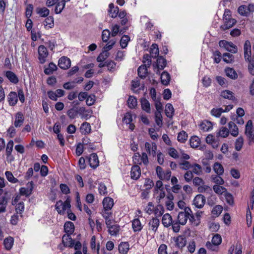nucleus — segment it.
Returning <instances> with one entry per match:
<instances>
[{
	"label": "nucleus",
	"instance_id": "nucleus-1",
	"mask_svg": "<svg viewBox=\"0 0 254 254\" xmlns=\"http://www.w3.org/2000/svg\"><path fill=\"white\" fill-rule=\"evenodd\" d=\"M244 58L249 63L248 69L250 74L254 75V53L252 55L251 45L250 41L246 40L244 45Z\"/></svg>",
	"mask_w": 254,
	"mask_h": 254
},
{
	"label": "nucleus",
	"instance_id": "nucleus-2",
	"mask_svg": "<svg viewBox=\"0 0 254 254\" xmlns=\"http://www.w3.org/2000/svg\"><path fill=\"white\" fill-rule=\"evenodd\" d=\"M224 24L220 26L223 30H226L232 28L235 25L237 20L231 17V12L228 9H226L223 16Z\"/></svg>",
	"mask_w": 254,
	"mask_h": 254
},
{
	"label": "nucleus",
	"instance_id": "nucleus-3",
	"mask_svg": "<svg viewBox=\"0 0 254 254\" xmlns=\"http://www.w3.org/2000/svg\"><path fill=\"white\" fill-rule=\"evenodd\" d=\"M70 207V201L68 199H66L64 202L59 200L57 202L55 205L56 209L58 213L60 214H64L65 211L66 210H67V211L69 210Z\"/></svg>",
	"mask_w": 254,
	"mask_h": 254
},
{
	"label": "nucleus",
	"instance_id": "nucleus-4",
	"mask_svg": "<svg viewBox=\"0 0 254 254\" xmlns=\"http://www.w3.org/2000/svg\"><path fill=\"white\" fill-rule=\"evenodd\" d=\"M149 53L151 58H155L156 59L155 69L156 73H158V72H159V48L157 44H153L151 45L149 49Z\"/></svg>",
	"mask_w": 254,
	"mask_h": 254
},
{
	"label": "nucleus",
	"instance_id": "nucleus-5",
	"mask_svg": "<svg viewBox=\"0 0 254 254\" xmlns=\"http://www.w3.org/2000/svg\"><path fill=\"white\" fill-rule=\"evenodd\" d=\"M219 45L220 47L224 48L226 50L232 53L237 52V47L232 42L226 40H221L219 42Z\"/></svg>",
	"mask_w": 254,
	"mask_h": 254
},
{
	"label": "nucleus",
	"instance_id": "nucleus-6",
	"mask_svg": "<svg viewBox=\"0 0 254 254\" xmlns=\"http://www.w3.org/2000/svg\"><path fill=\"white\" fill-rule=\"evenodd\" d=\"M245 134L249 138L250 142L254 141V128L252 120H249L246 125Z\"/></svg>",
	"mask_w": 254,
	"mask_h": 254
},
{
	"label": "nucleus",
	"instance_id": "nucleus-7",
	"mask_svg": "<svg viewBox=\"0 0 254 254\" xmlns=\"http://www.w3.org/2000/svg\"><path fill=\"white\" fill-rule=\"evenodd\" d=\"M145 147L149 155L153 157L156 156L157 161L159 162V153H157L156 152L157 145L156 143L154 142H152L151 143L146 142Z\"/></svg>",
	"mask_w": 254,
	"mask_h": 254
},
{
	"label": "nucleus",
	"instance_id": "nucleus-8",
	"mask_svg": "<svg viewBox=\"0 0 254 254\" xmlns=\"http://www.w3.org/2000/svg\"><path fill=\"white\" fill-rule=\"evenodd\" d=\"M150 95L153 101L155 102V107L156 111L155 112V122L157 125H159V101L156 99V90L154 88L150 89Z\"/></svg>",
	"mask_w": 254,
	"mask_h": 254
},
{
	"label": "nucleus",
	"instance_id": "nucleus-9",
	"mask_svg": "<svg viewBox=\"0 0 254 254\" xmlns=\"http://www.w3.org/2000/svg\"><path fill=\"white\" fill-rule=\"evenodd\" d=\"M38 59L41 64H44L46 61V58L48 55V52L47 48L43 45H40L38 47Z\"/></svg>",
	"mask_w": 254,
	"mask_h": 254
},
{
	"label": "nucleus",
	"instance_id": "nucleus-10",
	"mask_svg": "<svg viewBox=\"0 0 254 254\" xmlns=\"http://www.w3.org/2000/svg\"><path fill=\"white\" fill-rule=\"evenodd\" d=\"M101 214L105 219L106 225L110 224V223L114 222V219L113 216V212L111 210H102Z\"/></svg>",
	"mask_w": 254,
	"mask_h": 254
},
{
	"label": "nucleus",
	"instance_id": "nucleus-11",
	"mask_svg": "<svg viewBox=\"0 0 254 254\" xmlns=\"http://www.w3.org/2000/svg\"><path fill=\"white\" fill-rule=\"evenodd\" d=\"M33 185L34 183L33 181L28 182L27 184V188L23 187L20 189V194L26 196H30L32 193Z\"/></svg>",
	"mask_w": 254,
	"mask_h": 254
},
{
	"label": "nucleus",
	"instance_id": "nucleus-12",
	"mask_svg": "<svg viewBox=\"0 0 254 254\" xmlns=\"http://www.w3.org/2000/svg\"><path fill=\"white\" fill-rule=\"evenodd\" d=\"M205 197L202 194H197L194 198L193 200V204L198 208H201L203 207L205 203Z\"/></svg>",
	"mask_w": 254,
	"mask_h": 254
},
{
	"label": "nucleus",
	"instance_id": "nucleus-13",
	"mask_svg": "<svg viewBox=\"0 0 254 254\" xmlns=\"http://www.w3.org/2000/svg\"><path fill=\"white\" fill-rule=\"evenodd\" d=\"M58 65L61 68L66 69L70 66L71 61L67 57H62L59 60Z\"/></svg>",
	"mask_w": 254,
	"mask_h": 254
},
{
	"label": "nucleus",
	"instance_id": "nucleus-14",
	"mask_svg": "<svg viewBox=\"0 0 254 254\" xmlns=\"http://www.w3.org/2000/svg\"><path fill=\"white\" fill-rule=\"evenodd\" d=\"M113 222L110 223V224L106 225L108 228V233L111 236H117L119 234L120 230V227L118 224H113Z\"/></svg>",
	"mask_w": 254,
	"mask_h": 254
},
{
	"label": "nucleus",
	"instance_id": "nucleus-15",
	"mask_svg": "<svg viewBox=\"0 0 254 254\" xmlns=\"http://www.w3.org/2000/svg\"><path fill=\"white\" fill-rule=\"evenodd\" d=\"M62 243L65 247L72 248L74 246V240L71 238V235L64 234L62 237Z\"/></svg>",
	"mask_w": 254,
	"mask_h": 254
},
{
	"label": "nucleus",
	"instance_id": "nucleus-16",
	"mask_svg": "<svg viewBox=\"0 0 254 254\" xmlns=\"http://www.w3.org/2000/svg\"><path fill=\"white\" fill-rule=\"evenodd\" d=\"M88 162L90 167L93 169L96 168L99 164L98 157L96 153H92L89 158Z\"/></svg>",
	"mask_w": 254,
	"mask_h": 254
},
{
	"label": "nucleus",
	"instance_id": "nucleus-17",
	"mask_svg": "<svg viewBox=\"0 0 254 254\" xmlns=\"http://www.w3.org/2000/svg\"><path fill=\"white\" fill-rule=\"evenodd\" d=\"M4 75L8 80L12 83L17 84L19 81L17 76L10 70H7L4 72Z\"/></svg>",
	"mask_w": 254,
	"mask_h": 254
},
{
	"label": "nucleus",
	"instance_id": "nucleus-18",
	"mask_svg": "<svg viewBox=\"0 0 254 254\" xmlns=\"http://www.w3.org/2000/svg\"><path fill=\"white\" fill-rule=\"evenodd\" d=\"M141 175V170L138 165H134L131 167L130 171V177L132 179H138Z\"/></svg>",
	"mask_w": 254,
	"mask_h": 254
},
{
	"label": "nucleus",
	"instance_id": "nucleus-19",
	"mask_svg": "<svg viewBox=\"0 0 254 254\" xmlns=\"http://www.w3.org/2000/svg\"><path fill=\"white\" fill-rule=\"evenodd\" d=\"M7 100L10 106H15L18 101V97L16 93L13 91L10 92L7 95Z\"/></svg>",
	"mask_w": 254,
	"mask_h": 254
},
{
	"label": "nucleus",
	"instance_id": "nucleus-20",
	"mask_svg": "<svg viewBox=\"0 0 254 254\" xmlns=\"http://www.w3.org/2000/svg\"><path fill=\"white\" fill-rule=\"evenodd\" d=\"M113 205V199L109 197H105L103 200V208L102 210H111Z\"/></svg>",
	"mask_w": 254,
	"mask_h": 254
},
{
	"label": "nucleus",
	"instance_id": "nucleus-21",
	"mask_svg": "<svg viewBox=\"0 0 254 254\" xmlns=\"http://www.w3.org/2000/svg\"><path fill=\"white\" fill-rule=\"evenodd\" d=\"M161 82L164 85H168L171 80L170 74L167 71H163L160 76Z\"/></svg>",
	"mask_w": 254,
	"mask_h": 254
},
{
	"label": "nucleus",
	"instance_id": "nucleus-22",
	"mask_svg": "<svg viewBox=\"0 0 254 254\" xmlns=\"http://www.w3.org/2000/svg\"><path fill=\"white\" fill-rule=\"evenodd\" d=\"M132 121V116L130 113H127L124 117L123 122L127 124H129V128L131 130L134 128V125L131 124Z\"/></svg>",
	"mask_w": 254,
	"mask_h": 254
},
{
	"label": "nucleus",
	"instance_id": "nucleus-23",
	"mask_svg": "<svg viewBox=\"0 0 254 254\" xmlns=\"http://www.w3.org/2000/svg\"><path fill=\"white\" fill-rule=\"evenodd\" d=\"M64 230L65 234L71 235L74 231V225L73 223L70 221L65 223L64 225Z\"/></svg>",
	"mask_w": 254,
	"mask_h": 254
},
{
	"label": "nucleus",
	"instance_id": "nucleus-24",
	"mask_svg": "<svg viewBox=\"0 0 254 254\" xmlns=\"http://www.w3.org/2000/svg\"><path fill=\"white\" fill-rule=\"evenodd\" d=\"M158 206H155L152 202H149L146 208V212L149 214L154 213L156 216L159 210Z\"/></svg>",
	"mask_w": 254,
	"mask_h": 254
},
{
	"label": "nucleus",
	"instance_id": "nucleus-25",
	"mask_svg": "<svg viewBox=\"0 0 254 254\" xmlns=\"http://www.w3.org/2000/svg\"><path fill=\"white\" fill-rule=\"evenodd\" d=\"M149 230L153 232H156L159 226V219L157 218V215L156 218H153L151 220L149 223Z\"/></svg>",
	"mask_w": 254,
	"mask_h": 254
},
{
	"label": "nucleus",
	"instance_id": "nucleus-26",
	"mask_svg": "<svg viewBox=\"0 0 254 254\" xmlns=\"http://www.w3.org/2000/svg\"><path fill=\"white\" fill-rule=\"evenodd\" d=\"M228 127L231 135L233 136H238L239 129L236 125L233 122H230L228 124Z\"/></svg>",
	"mask_w": 254,
	"mask_h": 254
},
{
	"label": "nucleus",
	"instance_id": "nucleus-27",
	"mask_svg": "<svg viewBox=\"0 0 254 254\" xmlns=\"http://www.w3.org/2000/svg\"><path fill=\"white\" fill-rule=\"evenodd\" d=\"M172 221L171 216L168 213L164 215L162 219V223L164 227H166L170 226L172 223Z\"/></svg>",
	"mask_w": 254,
	"mask_h": 254
},
{
	"label": "nucleus",
	"instance_id": "nucleus-28",
	"mask_svg": "<svg viewBox=\"0 0 254 254\" xmlns=\"http://www.w3.org/2000/svg\"><path fill=\"white\" fill-rule=\"evenodd\" d=\"M213 169L215 173L219 176H221L224 173V168L223 166L218 162H215L214 164Z\"/></svg>",
	"mask_w": 254,
	"mask_h": 254
},
{
	"label": "nucleus",
	"instance_id": "nucleus-29",
	"mask_svg": "<svg viewBox=\"0 0 254 254\" xmlns=\"http://www.w3.org/2000/svg\"><path fill=\"white\" fill-rule=\"evenodd\" d=\"M226 75L232 79H236L238 78V74L236 71L233 68L227 67L225 69Z\"/></svg>",
	"mask_w": 254,
	"mask_h": 254
},
{
	"label": "nucleus",
	"instance_id": "nucleus-30",
	"mask_svg": "<svg viewBox=\"0 0 254 254\" xmlns=\"http://www.w3.org/2000/svg\"><path fill=\"white\" fill-rule=\"evenodd\" d=\"M146 65H141L138 68V75L141 78H145L147 75V67Z\"/></svg>",
	"mask_w": 254,
	"mask_h": 254
},
{
	"label": "nucleus",
	"instance_id": "nucleus-31",
	"mask_svg": "<svg viewBox=\"0 0 254 254\" xmlns=\"http://www.w3.org/2000/svg\"><path fill=\"white\" fill-rule=\"evenodd\" d=\"M189 217H188L185 212L181 211L179 213L177 216V221L179 222L180 224L182 225H185L188 220Z\"/></svg>",
	"mask_w": 254,
	"mask_h": 254
},
{
	"label": "nucleus",
	"instance_id": "nucleus-32",
	"mask_svg": "<svg viewBox=\"0 0 254 254\" xmlns=\"http://www.w3.org/2000/svg\"><path fill=\"white\" fill-rule=\"evenodd\" d=\"M165 113L168 118H172L174 113V109L171 104L168 103L166 104L165 106Z\"/></svg>",
	"mask_w": 254,
	"mask_h": 254
},
{
	"label": "nucleus",
	"instance_id": "nucleus-33",
	"mask_svg": "<svg viewBox=\"0 0 254 254\" xmlns=\"http://www.w3.org/2000/svg\"><path fill=\"white\" fill-rule=\"evenodd\" d=\"M24 118L23 115L21 113H18L15 117L14 121V126L16 127H20L23 123Z\"/></svg>",
	"mask_w": 254,
	"mask_h": 254
},
{
	"label": "nucleus",
	"instance_id": "nucleus-34",
	"mask_svg": "<svg viewBox=\"0 0 254 254\" xmlns=\"http://www.w3.org/2000/svg\"><path fill=\"white\" fill-rule=\"evenodd\" d=\"M171 175V172L169 170L165 172L162 171V169L160 167V180H169Z\"/></svg>",
	"mask_w": 254,
	"mask_h": 254
},
{
	"label": "nucleus",
	"instance_id": "nucleus-35",
	"mask_svg": "<svg viewBox=\"0 0 254 254\" xmlns=\"http://www.w3.org/2000/svg\"><path fill=\"white\" fill-rule=\"evenodd\" d=\"M221 96L225 99L234 100L235 99L234 94L231 91L225 90L221 92Z\"/></svg>",
	"mask_w": 254,
	"mask_h": 254
},
{
	"label": "nucleus",
	"instance_id": "nucleus-36",
	"mask_svg": "<svg viewBox=\"0 0 254 254\" xmlns=\"http://www.w3.org/2000/svg\"><path fill=\"white\" fill-rule=\"evenodd\" d=\"M109 7L110 16L112 18L116 17L119 13V8L117 6L115 7L113 3H110Z\"/></svg>",
	"mask_w": 254,
	"mask_h": 254
},
{
	"label": "nucleus",
	"instance_id": "nucleus-37",
	"mask_svg": "<svg viewBox=\"0 0 254 254\" xmlns=\"http://www.w3.org/2000/svg\"><path fill=\"white\" fill-rule=\"evenodd\" d=\"M200 143V140L196 136H192L190 139V144L192 148H195L198 147Z\"/></svg>",
	"mask_w": 254,
	"mask_h": 254
},
{
	"label": "nucleus",
	"instance_id": "nucleus-38",
	"mask_svg": "<svg viewBox=\"0 0 254 254\" xmlns=\"http://www.w3.org/2000/svg\"><path fill=\"white\" fill-rule=\"evenodd\" d=\"M132 227L134 232H139L141 230L142 227L140 220L136 218L132 221Z\"/></svg>",
	"mask_w": 254,
	"mask_h": 254
},
{
	"label": "nucleus",
	"instance_id": "nucleus-39",
	"mask_svg": "<svg viewBox=\"0 0 254 254\" xmlns=\"http://www.w3.org/2000/svg\"><path fill=\"white\" fill-rule=\"evenodd\" d=\"M200 128L203 131H208L212 128V125L210 122L204 121L200 125Z\"/></svg>",
	"mask_w": 254,
	"mask_h": 254
},
{
	"label": "nucleus",
	"instance_id": "nucleus-40",
	"mask_svg": "<svg viewBox=\"0 0 254 254\" xmlns=\"http://www.w3.org/2000/svg\"><path fill=\"white\" fill-rule=\"evenodd\" d=\"M129 244L127 242H122L119 246V251L120 253L127 254L129 250Z\"/></svg>",
	"mask_w": 254,
	"mask_h": 254
},
{
	"label": "nucleus",
	"instance_id": "nucleus-41",
	"mask_svg": "<svg viewBox=\"0 0 254 254\" xmlns=\"http://www.w3.org/2000/svg\"><path fill=\"white\" fill-rule=\"evenodd\" d=\"M175 242L177 247L181 249H182L186 245V238L182 236L178 237L176 238Z\"/></svg>",
	"mask_w": 254,
	"mask_h": 254
},
{
	"label": "nucleus",
	"instance_id": "nucleus-42",
	"mask_svg": "<svg viewBox=\"0 0 254 254\" xmlns=\"http://www.w3.org/2000/svg\"><path fill=\"white\" fill-rule=\"evenodd\" d=\"M57 69V65L53 63H50L48 67L44 69V73L47 75H50L56 70Z\"/></svg>",
	"mask_w": 254,
	"mask_h": 254
},
{
	"label": "nucleus",
	"instance_id": "nucleus-43",
	"mask_svg": "<svg viewBox=\"0 0 254 254\" xmlns=\"http://www.w3.org/2000/svg\"><path fill=\"white\" fill-rule=\"evenodd\" d=\"M13 142L12 140H10L7 143V145H6V153L7 157L10 158V160H13V158L11 159V158H12V156H11V152L13 150Z\"/></svg>",
	"mask_w": 254,
	"mask_h": 254
},
{
	"label": "nucleus",
	"instance_id": "nucleus-44",
	"mask_svg": "<svg viewBox=\"0 0 254 254\" xmlns=\"http://www.w3.org/2000/svg\"><path fill=\"white\" fill-rule=\"evenodd\" d=\"M3 244L5 248L7 250H10L13 245V239L11 237H9L4 239Z\"/></svg>",
	"mask_w": 254,
	"mask_h": 254
},
{
	"label": "nucleus",
	"instance_id": "nucleus-45",
	"mask_svg": "<svg viewBox=\"0 0 254 254\" xmlns=\"http://www.w3.org/2000/svg\"><path fill=\"white\" fill-rule=\"evenodd\" d=\"M141 105L142 110L146 112L147 113H150V103L145 98L141 99Z\"/></svg>",
	"mask_w": 254,
	"mask_h": 254
},
{
	"label": "nucleus",
	"instance_id": "nucleus-46",
	"mask_svg": "<svg viewBox=\"0 0 254 254\" xmlns=\"http://www.w3.org/2000/svg\"><path fill=\"white\" fill-rule=\"evenodd\" d=\"M206 142L208 144H210L213 148H216L218 146V143L215 141V137L211 134L207 135L206 137Z\"/></svg>",
	"mask_w": 254,
	"mask_h": 254
},
{
	"label": "nucleus",
	"instance_id": "nucleus-47",
	"mask_svg": "<svg viewBox=\"0 0 254 254\" xmlns=\"http://www.w3.org/2000/svg\"><path fill=\"white\" fill-rule=\"evenodd\" d=\"M81 132L84 134H87L90 132L91 126L90 124L87 122L83 123L80 127Z\"/></svg>",
	"mask_w": 254,
	"mask_h": 254
},
{
	"label": "nucleus",
	"instance_id": "nucleus-48",
	"mask_svg": "<svg viewBox=\"0 0 254 254\" xmlns=\"http://www.w3.org/2000/svg\"><path fill=\"white\" fill-rule=\"evenodd\" d=\"M229 134V130L226 127H222L217 133V136L224 138L227 137Z\"/></svg>",
	"mask_w": 254,
	"mask_h": 254
},
{
	"label": "nucleus",
	"instance_id": "nucleus-49",
	"mask_svg": "<svg viewBox=\"0 0 254 254\" xmlns=\"http://www.w3.org/2000/svg\"><path fill=\"white\" fill-rule=\"evenodd\" d=\"M37 13L42 17L47 16L50 13V10L46 7L37 8L36 9Z\"/></svg>",
	"mask_w": 254,
	"mask_h": 254
},
{
	"label": "nucleus",
	"instance_id": "nucleus-50",
	"mask_svg": "<svg viewBox=\"0 0 254 254\" xmlns=\"http://www.w3.org/2000/svg\"><path fill=\"white\" fill-rule=\"evenodd\" d=\"M188 138V134L186 131L183 130L180 132L177 136V139L178 141L181 143H184L186 142Z\"/></svg>",
	"mask_w": 254,
	"mask_h": 254
},
{
	"label": "nucleus",
	"instance_id": "nucleus-51",
	"mask_svg": "<svg viewBox=\"0 0 254 254\" xmlns=\"http://www.w3.org/2000/svg\"><path fill=\"white\" fill-rule=\"evenodd\" d=\"M65 2H64L63 1H61L60 2H58L56 5L55 8V12L56 14H59L60 13L64 7H65Z\"/></svg>",
	"mask_w": 254,
	"mask_h": 254
},
{
	"label": "nucleus",
	"instance_id": "nucleus-52",
	"mask_svg": "<svg viewBox=\"0 0 254 254\" xmlns=\"http://www.w3.org/2000/svg\"><path fill=\"white\" fill-rule=\"evenodd\" d=\"M5 175L6 177L7 180L11 183H16L18 182V180L15 178L12 173L9 171H6L5 172Z\"/></svg>",
	"mask_w": 254,
	"mask_h": 254
},
{
	"label": "nucleus",
	"instance_id": "nucleus-53",
	"mask_svg": "<svg viewBox=\"0 0 254 254\" xmlns=\"http://www.w3.org/2000/svg\"><path fill=\"white\" fill-rule=\"evenodd\" d=\"M221 176L212 175L211 176L212 181L216 184L222 185L224 184V180L220 177Z\"/></svg>",
	"mask_w": 254,
	"mask_h": 254
},
{
	"label": "nucleus",
	"instance_id": "nucleus-54",
	"mask_svg": "<svg viewBox=\"0 0 254 254\" xmlns=\"http://www.w3.org/2000/svg\"><path fill=\"white\" fill-rule=\"evenodd\" d=\"M192 173H194L197 175H200L202 172V167L198 164L194 163L192 165Z\"/></svg>",
	"mask_w": 254,
	"mask_h": 254
},
{
	"label": "nucleus",
	"instance_id": "nucleus-55",
	"mask_svg": "<svg viewBox=\"0 0 254 254\" xmlns=\"http://www.w3.org/2000/svg\"><path fill=\"white\" fill-rule=\"evenodd\" d=\"M167 152L168 154L174 159L179 158L178 153L177 150L174 147H169L167 149Z\"/></svg>",
	"mask_w": 254,
	"mask_h": 254
},
{
	"label": "nucleus",
	"instance_id": "nucleus-56",
	"mask_svg": "<svg viewBox=\"0 0 254 254\" xmlns=\"http://www.w3.org/2000/svg\"><path fill=\"white\" fill-rule=\"evenodd\" d=\"M7 203V200L5 197L3 196L0 199V213L5 211Z\"/></svg>",
	"mask_w": 254,
	"mask_h": 254
},
{
	"label": "nucleus",
	"instance_id": "nucleus-57",
	"mask_svg": "<svg viewBox=\"0 0 254 254\" xmlns=\"http://www.w3.org/2000/svg\"><path fill=\"white\" fill-rule=\"evenodd\" d=\"M109 56V53L107 51H103L97 57V61L102 63Z\"/></svg>",
	"mask_w": 254,
	"mask_h": 254
},
{
	"label": "nucleus",
	"instance_id": "nucleus-58",
	"mask_svg": "<svg viewBox=\"0 0 254 254\" xmlns=\"http://www.w3.org/2000/svg\"><path fill=\"white\" fill-rule=\"evenodd\" d=\"M130 40V38L127 35H124L120 40V45L122 48H125L127 47L128 42Z\"/></svg>",
	"mask_w": 254,
	"mask_h": 254
},
{
	"label": "nucleus",
	"instance_id": "nucleus-59",
	"mask_svg": "<svg viewBox=\"0 0 254 254\" xmlns=\"http://www.w3.org/2000/svg\"><path fill=\"white\" fill-rule=\"evenodd\" d=\"M244 144V139L242 137H238L235 142V149L240 151L242 149Z\"/></svg>",
	"mask_w": 254,
	"mask_h": 254
},
{
	"label": "nucleus",
	"instance_id": "nucleus-60",
	"mask_svg": "<svg viewBox=\"0 0 254 254\" xmlns=\"http://www.w3.org/2000/svg\"><path fill=\"white\" fill-rule=\"evenodd\" d=\"M127 104L130 108H134L137 105V100L134 97L130 96L127 100Z\"/></svg>",
	"mask_w": 254,
	"mask_h": 254
},
{
	"label": "nucleus",
	"instance_id": "nucleus-61",
	"mask_svg": "<svg viewBox=\"0 0 254 254\" xmlns=\"http://www.w3.org/2000/svg\"><path fill=\"white\" fill-rule=\"evenodd\" d=\"M223 61L227 63H231L234 61V57L231 54L226 53L223 55Z\"/></svg>",
	"mask_w": 254,
	"mask_h": 254
},
{
	"label": "nucleus",
	"instance_id": "nucleus-62",
	"mask_svg": "<svg viewBox=\"0 0 254 254\" xmlns=\"http://www.w3.org/2000/svg\"><path fill=\"white\" fill-rule=\"evenodd\" d=\"M44 26L51 28L54 26V18L52 16H49L46 18L44 23Z\"/></svg>",
	"mask_w": 254,
	"mask_h": 254
},
{
	"label": "nucleus",
	"instance_id": "nucleus-63",
	"mask_svg": "<svg viewBox=\"0 0 254 254\" xmlns=\"http://www.w3.org/2000/svg\"><path fill=\"white\" fill-rule=\"evenodd\" d=\"M213 189L215 193L219 194H222L223 192L226 191V189L225 188L217 185L213 186Z\"/></svg>",
	"mask_w": 254,
	"mask_h": 254
},
{
	"label": "nucleus",
	"instance_id": "nucleus-64",
	"mask_svg": "<svg viewBox=\"0 0 254 254\" xmlns=\"http://www.w3.org/2000/svg\"><path fill=\"white\" fill-rule=\"evenodd\" d=\"M223 210V207L221 205H217L213 207L211 213L212 214L215 215L216 216H219Z\"/></svg>",
	"mask_w": 254,
	"mask_h": 254
}]
</instances>
